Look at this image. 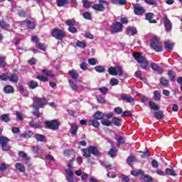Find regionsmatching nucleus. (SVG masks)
Instances as JSON below:
<instances>
[{
    "label": "nucleus",
    "mask_w": 182,
    "mask_h": 182,
    "mask_svg": "<svg viewBox=\"0 0 182 182\" xmlns=\"http://www.w3.org/2000/svg\"><path fill=\"white\" fill-rule=\"evenodd\" d=\"M150 47L155 52H163V46L161 45V41L160 38L157 36H155L151 38Z\"/></svg>",
    "instance_id": "nucleus-1"
},
{
    "label": "nucleus",
    "mask_w": 182,
    "mask_h": 182,
    "mask_svg": "<svg viewBox=\"0 0 182 182\" xmlns=\"http://www.w3.org/2000/svg\"><path fill=\"white\" fill-rule=\"evenodd\" d=\"M133 56L134 59L136 60V62H138V63H140V68H141L142 69H146L147 68V65H149V60L144 58L143 55H140V53H134Z\"/></svg>",
    "instance_id": "nucleus-2"
},
{
    "label": "nucleus",
    "mask_w": 182,
    "mask_h": 182,
    "mask_svg": "<svg viewBox=\"0 0 182 182\" xmlns=\"http://www.w3.org/2000/svg\"><path fill=\"white\" fill-rule=\"evenodd\" d=\"M33 107L35 110H38L39 107H42L44 105H46V100L45 98H40L38 97H33Z\"/></svg>",
    "instance_id": "nucleus-3"
},
{
    "label": "nucleus",
    "mask_w": 182,
    "mask_h": 182,
    "mask_svg": "<svg viewBox=\"0 0 182 182\" xmlns=\"http://www.w3.org/2000/svg\"><path fill=\"white\" fill-rule=\"evenodd\" d=\"M51 35L53 38H55V39H58L59 41L63 40V38L66 36V34L63 31L56 28L53 31Z\"/></svg>",
    "instance_id": "nucleus-4"
},
{
    "label": "nucleus",
    "mask_w": 182,
    "mask_h": 182,
    "mask_svg": "<svg viewBox=\"0 0 182 182\" xmlns=\"http://www.w3.org/2000/svg\"><path fill=\"white\" fill-rule=\"evenodd\" d=\"M103 5H109V2L106 0H100V4H94L92 6V9H95V11H99V12H103L105 9V6Z\"/></svg>",
    "instance_id": "nucleus-5"
},
{
    "label": "nucleus",
    "mask_w": 182,
    "mask_h": 182,
    "mask_svg": "<svg viewBox=\"0 0 182 182\" xmlns=\"http://www.w3.org/2000/svg\"><path fill=\"white\" fill-rule=\"evenodd\" d=\"M46 125L48 129H51L52 130H58L59 129V123L56 119L46 122Z\"/></svg>",
    "instance_id": "nucleus-6"
},
{
    "label": "nucleus",
    "mask_w": 182,
    "mask_h": 182,
    "mask_svg": "<svg viewBox=\"0 0 182 182\" xmlns=\"http://www.w3.org/2000/svg\"><path fill=\"white\" fill-rule=\"evenodd\" d=\"M122 29H123V24L117 21L115 24L112 26L111 33H117L119 32H122Z\"/></svg>",
    "instance_id": "nucleus-7"
},
{
    "label": "nucleus",
    "mask_w": 182,
    "mask_h": 182,
    "mask_svg": "<svg viewBox=\"0 0 182 182\" xmlns=\"http://www.w3.org/2000/svg\"><path fill=\"white\" fill-rule=\"evenodd\" d=\"M134 12L135 15H143L144 14V9L139 4L134 6Z\"/></svg>",
    "instance_id": "nucleus-8"
},
{
    "label": "nucleus",
    "mask_w": 182,
    "mask_h": 182,
    "mask_svg": "<svg viewBox=\"0 0 182 182\" xmlns=\"http://www.w3.org/2000/svg\"><path fill=\"white\" fill-rule=\"evenodd\" d=\"M121 99L124 100V102H126V103H133V102H134V98L127 94L121 95Z\"/></svg>",
    "instance_id": "nucleus-9"
},
{
    "label": "nucleus",
    "mask_w": 182,
    "mask_h": 182,
    "mask_svg": "<svg viewBox=\"0 0 182 182\" xmlns=\"http://www.w3.org/2000/svg\"><path fill=\"white\" fill-rule=\"evenodd\" d=\"M164 26L166 28V32H170L171 31V21L167 18V16H165L163 18Z\"/></svg>",
    "instance_id": "nucleus-10"
},
{
    "label": "nucleus",
    "mask_w": 182,
    "mask_h": 182,
    "mask_svg": "<svg viewBox=\"0 0 182 182\" xmlns=\"http://www.w3.org/2000/svg\"><path fill=\"white\" fill-rule=\"evenodd\" d=\"M151 68L153 70L158 72V73H159V75H161V73H163V72H164L163 68H161V67H159L157 65V63H151Z\"/></svg>",
    "instance_id": "nucleus-11"
},
{
    "label": "nucleus",
    "mask_w": 182,
    "mask_h": 182,
    "mask_svg": "<svg viewBox=\"0 0 182 182\" xmlns=\"http://www.w3.org/2000/svg\"><path fill=\"white\" fill-rule=\"evenodd\" d=\"M8 80L13 83H18L19 80V77L16 74H11L8 75Z\"/></svg>",
    "instance_id": "nucleus-12"
},
{
    "label": "nucleus",
    "mask_w": 182,
    "mask_h": 182,
    "mask_svg": "<svg viewBox=\"0 0 182 182\" xmlns=\"http://www.w3.org/2000/svg\"><path fill=\"white\" fill-rule=\"evenodd\" d=\"M89 151L90 154H93V156H99V154H100V152H99V150L97 149V148L96 146H90L89 147Z\"/></svg>",
    "instance_id": "nucleus-13"
},
{
    "label": "nucleus",
    "mask_w": 182,
    "mask_h": 182,
    "mask_svg": "<svg viewBox=\"0 0 182 182\" xmlns=\"http://www.w3.org/2000/svg\"><path fill=\"white\" fill-rule=\"evenodd\" d=\"M88 124L89 126H93L96 129H98L99 126H100V123L96 119L88 120Z\"/></svg>",
    "instance_id": "nucleus-14"
},
{
    "label": "nucleus",
    "mask_w": 182,
    "mask_h": 182,
    "mask_svg": "<svg viewBox=\"0 0 182 182\" xmlns=\"http://www.w3.org/2000/svg\"><path fill=\"white\" fill-rule=\"evenodd\" d=\"M94 119L95 120H102V119L105 118V113L97 111L93 116Z\"/></svg>",
    "instance_id": "nucleus-15"
},
{
    "label": "nucleus",
    "mask_w": 182,
    "mask_h": 182,
    "mask_svg": "<svg viewBox=\"0 0 182 182\" xmlns=\"http://www.w3.org/2000/svg\"><path fill=\"white\" fill-rule=\"evenodd\" d=\"M68 74L70 75V76H71V77L73 79H74V80H78V79H79V74H77L76 70H71L68 71Z\"/></svg>",
    "instance_id": "nucleus-16"
},
{
    "label": "nucleus",
    "mask_w": 182,
    "mask_h": 182,
    "mask_svg": "<svg viewBox=\"0 0 182 182\" xmlns=\"http://www.w3.org/2000/svg\"><path fill=\"white\" fill-rule=\"evenodd\" d=\"M154 117L155 119H157V120H161L163 117H164V114L163 113V111L155 112L154 113Z\"/></svg>",
    "instance_id": "nucleus-17"
},
{
    "label": "nucleus",
    "mask_w": 182,
    "mask_h": 182,
    "mask_svg": "<svg viewBox=\"0 0 182 182\" xmlns=\"http://www.w3.org/2000/svg\"><path fill=\"white\" fill-rule=\"evenodd\" d=\"M153 13H148L146 14V21H149V23H156L157 21L154 19V20H151L152 18H153Z\"/></svg>",
    "instance_id": "nucleus-18"
},
{
    "label": "nucleus",
    "mask_w": 182,
    "mask_h": 182,
    "mask_svg": "<svg viewBox=\"0 0 182 182\" xmlns=\"http://www.w3.org/2000/svg\"><path fill=\"white\" fill-rule=\"evenodd\" d=\"M174 48V43L167 41H165V48L167 49L168 50H171Z\"/></svg>",
    "instance_id": "nucleus-19"
},
{
    "label": "nucleus",
    "mask_w": 182,
    "mask_h": 182,
    "mask_svg": "<svg viewBox=\"0 0 182 182\" xmlns=\"http://www.w3.org/2000/svg\"><path fill=\"white\" fill-rule=\"evenodd\" d=\"M81 151L82 153V156H84V157H86V159H89L90 157L92 156V154H90V151L89 150V147L88 149H81Z\"/></svg>",
    "instance_id": "nucleus-20"
},
{
    "label": "nucleus",
    "mask_w": 182,
    "mask_h": 182,
    "mask_svg": "<svg viewBox=\"0 0 182 182\" xmlns=\"http://www.w3.org/2000/svg\"><path fill=\"white\" fill-rule=\"evenodd\" d=\"M149 107L150 109H151V110H154V112L160 110V107L154 102H149Z\"/></svg>",
    "instance_id": "nucleus-21"
},
{
    "label": "nucleus",
    "mask_w": 182,
    "mask_h": 182,
    "mask_svg": "<svg viewBox=\"0 0 182 182\" xmlns=\"http://www.w3.org/2000/svg\"><path fill=\"white\" fill-rule=\"evenodd\" d=\"M131 174L134 176V177H137V176H143L144 174V171L141 169H138L135 171H131Z\"/></svg>",
    "instance_id": "nucleus-22"
},
{
    "label": "nucleus",
    "mask_w": 182,
    "mask_h": 182,
    "mask_svg": "<svg viewBox=\"0 0 182 182\" xmlns=\"http://www.w3.org/2000/svg\"><path fill=\"white\" fill-rule=\"evenodd\" d=\"M117 143V146L120 147V144H124L126 143V139L124 136H119L118 139H116Z\"/></svg>",
    "instance_id": "nucleus-23"
},
{
    "label": "nucleus",
    "mask_w": 182,
    "mask_h": 182,
    "mask_svg": "<svg viewBox=\"0 0 182 182\" xmlns=\"http://www.w3.org/2000/svg\"><path fill=\"white\" fill-rule=\"evenodd\" d=\"M16 168H17V170H18L20 173H25V170H26L25 166H23V164H22L21 163H16Z\"/></svg>",
    "instance_id": "nucleus-24"
},
{
    "label": "nucleus",
    "mask_w": 182,
    "mask_h": 182,
    "mask_svg": "<svg viewBox=\"0 0 182 182\" xmlns=\"http://www.w3.org/2000/svg\"><path fill=\"white\" fill-rule=\"evenodd\" d=\"M9 144V139L6 136H0V144L1 146H4L5 144Z\"/></svg>",
    "instance_id": "nucleus-25"
},
{
    "label": "nucleus",
    "mask_w": 182,
    "mask_h": 182,
    "mask_svg": "<svg viewBox=\"0 0 182 182\" xmlns=\"http://www.w3.org/2000/svg\"><path fill=\"white\" fill-rule=\"evenodd\" d=\"M9 144V139L6 136H0V144L1 146H4L5 144Z\"/></svg>",
    "instance_id": "nucleus-26"
},
{
    "label": "nucleus",
    "mask_w": 182,
    "mask_h": 182,
    "mask_svg": "<svg viewBox=\"0 0 182 182\" xmlns=\"http://www.w3.org/2000/svg\"><path fill=\"white\" fill-rule=\"evenodd\" d=\"M4 92L9 94V93H14V92H15V90H14V87H12V85H7L5 87H4Z\"/></svg>",
    "instance_id": "nucleus-27"
},
{
    "label": "nucleus",
    "mask_w": 182,
    "mask_h": 182,
    "mask_svg": "<svg viewBox=\"0 0 182 182\" xmlns=\"http://www.w3.org/2000/svg\"><path fill=\"white\" fill-rule=\"evenodd\" d=\"M56 4L57 6H59V8H61L62 6L68 5V4H69V1L68 0H57Z\"/></svg>",
    "instance_id": "nucleus-28"
},
{
    "label": "nucleus",
    "mask_w": 182,
    "mask_h": 182,
    "mask_svg": "<svg viewBox=\"0 0 182 182\" xmlns=\"http://www.w3.org/2000/svg\"><path fill=\"white\" fill-rule=\"evenodd\" d=\"M168 76L169 79L171 80V82H175L176 81V73L173 70H169L168 72Z\"/></svg>",
    "instance_id": "nucleus-29"
},
{
    "label": "nucleus",
    "mask_w": 182,
    "mask_h": 182,
    "mask_svg": "<svg viewBox=\"0 0 182 182\" xmlns=\"http://www.w3.org/2000/svg\"><path fill=\"white\" fill-rule=\"evenodd\" d=\"M38 86H39V84L35 80H31L28 82V87H30V89H36Z\"/></svg>",
    "instance_id": "nucleus-30"
},
{
    "label": "nucleus",
    "mask_w": 182,
    "mask_h": 182,
    "mask_svg": "<svg viewBox=\"0 0 182 182\" xmlns=\"http://www.w3.org/2000/svg\"><path fill=\"white\" fill-rule=\"evenodd\" d=\"M35 139L37 141H46V138H45V136L41 134H36L35 135Z\"/></svg>",
    "instance_id": "nucleus-31"
},
{
    "label": "nucleus",
    "mask_w": 182,
    "mask_h": 182,
    "mask_svg": "<svg viewBox=\"0 0 182 182\" xmlns=\"http://www.w3.org/2000/svg\"><path fill=\"white\" fill-rule=\"evenodd\" d=\"M33 136V133L31 131H28L27 132H25L21 135V137H23V139H31Z\"/></svg>",
    "instance_id": "nucleus-32"
},
{
    "label": "nucleus",
    "mask_w": 182,
    "mask_h": 182,
    "mask_svg": "<svg viewBox=\"0 0 182 182\" xmlns=\"http://www.w3.org/2000/svg\"><path fill=\"white\" fill-rule=\"evenodd\" d=\"M112 122V124H114V126H117L118 127L122 126V119L117 117H114Z\"/></svg>",
    "instance_id": "nucleus-33"
},
{
    "label": "nucleus",
    "mask_w": 182,
    "mask_h": 182,
    "mask_svg": "<svg viewBox=\"0 0 182 182\" xmlns=\"http://www.w3.org/2000/svg\"><path fill=\"white\" fill-rule=\"evenodd\" d=\"M0 119L3 121L5 122V123H8V122H11V119L9 118V115L8 114H3L1 117Z\"/></svg>",
    "instance_id": "nucleus-34"
},
{
    "label": "nucleus",
    "mask_w": 182,
    "mask_h": 182,
    "mask_svg": "<svg viewBox=\"0 0 182 182\" xmlns=\"http://www.w3.org/2000/svg\"><path fill=\"white\" fill-rule=\"evenodd\" d=\"M100 163L101 166H103L104 167H105L107 170H112V164H109V163L105 161H100Z\"/></svg>",
    "instance_id": "nucleus-35"
},
{
    "label": "nucleus",
    "mask_w": 182,
    "mask_h": 182,
    "mask_svg": "<svg viewBox=\"0 0 182 182\" xmlns=\"http://www.w3.org/2000/svg\"><path fill=\"white\" fill-rule=\"evenodd\" d=\"M0 28L1 29H5V31H8V28H11V26L5 21H0Z\"/></svg>",
    "instance_id": "nucleus-36"
},
{
    "label": "nucleus",
    "mask_w": 182,
    "mask_h": 182,
    "mask_svg": "<svg viewBox=\"0 0 182 182\" xmlns=\"http://www.w3.org/2000/svg\"><path fill=\"white\" fill-rule=\"evenodd\" d=\"M165 172L166 174H168V176H173V177H176V176H177L174 170L171 168H166Z\"/></svg>",
    "instance_id": "nucleus-37"
},
{
    "label": "nucleus",
    "mask_w": 182,
    "mask_h": 182,
    "mask_svg": "<svg viewBox=\"0 0 182 182\" xmlns=\"http://www.w3.org/2000/svg\"><path fill=\"white\" fill-rule=\"evenodd\" d=\"M70 133L73 136L76 135V133H77V125H76V124H73L71 126Z\"/></svg>",
    "instance_id": "nucleus-38"
},
{
    "label": "nucleus",
    "mask_w": 182,
    "mask_h": 182,
    "mask_svg": "<svg viewBox=\"0 0 182 182\" xmlns=\"http://www.w3.org/2000/svg\"><path fill=\"white\" fill-rule=\"evenodd\" d=\"M95 70L96 72H98V73H103L105 72L106 69L103 66L97 65L95 67Z\"/></svg>",
    "instance_id": "nucleus-39"
},
{
    "label": "nucleus",
    "mask_w": 182,
    "mask_h": 182,
    "mask_svg": "<svg viewBox=\"0 0 182 182\" xmlns=\"http://www.w3.org/2000/svg\"><path fill=\"white\" fill-rule=\"evenodd\" d=\"M42 72L46 75V76H49L50 77H55V75L52 73L50 70H48L46 69L42 70Z\"/></svg>",
    "instance_id": "nucleus-40"
},
{
    "label": "nucleus",
    "mask_w": 182,
    "mask_h": 182,
    "mask_svg": "<svg viewBox=\"0 0 182 182\" xmlns=\"http://www.w3.org/2000/svg\"><path fill=\"white\" fill-rule=\"evenodd\" d=\"M108 73L109 75H112V76H117V71L116 70V68L111 67L108 70Z\"/></svg>",
    "instance_id": "nucleus-41"
},
{
    "label": "nucleus",
    "mask_w": 182,
    "mask_h": 182,
    "mask_svg": "<svg viewBox=\"0 0 182 182\" xmlns=\"http://www.w3.org/2000/svg\"><path fill=\"white\" fill-rule=\"evenodd\" d=\"M98 103L105 104L106 103V99L102 96L96 95L95 96Z\"/></svg>",
    "instance_id": "nucleus-42"
},
{
    "label": "nucleus",
    "mask_w": 182,
    "mask_h": 182,
    "mask_svg": "<svg viewBox=\"0 0 182 182\" xmlns=\"http://www.w3.org/2000/svg\"><path fill=\"white\" fill-rule=\"evenodd\" d=\"M29 126H31V127H33L34 129H39V127H41V122L35 124L33 120L29 122Z\"/></svg>",
    "instance_id": "nucleus-43"
},
{
    "label": "nucleus",
    "mask_w": 182,
    "mask_h": 182,
    "mask_svg": "<svg viewBox=\"0 0 182 182\" xmlns=\"http://www.w3.org/2000/svg\"><path fill=\"white\" fill-rule=\"evenodd\" d=\"M6 57L1 56L0 57V68H5L6 66V63L5 62Z\"/></svg>",
    "instance_id": "nucleus-44"
},
{
    "label": "nucleus",
    "mask_w": 182,
    "mask_h": 182,
    "mask_svg": "<svg viewBox=\"0 0 182 182\" xmlns=\"http://www.w3.org/2000/svg\"><path fill=\"white\" fill-rule=\"evenodd\" d=\"M161 97V94L159 92V91H154V100L159 101L160 100V98Z\"/></svg>",
    "instance_id": "nucleus-45"
},
{
    "label": "nucleus",
    "mask_w": 182,
    "mask_h": 182,
    "mask_svg": "<svg viewBox=\"0 0 182 182\" xmlns=\"http://www.w3.org/2000/svg\"><path fill=\"white\" fill-rule=\"evenodd\" d=\"M101 123L103 126H107V127H109V126H112V122L109 119H102Z\"/></svg>",
    "instance_id": "nucleus-46"
},
{
    "label": "nucleus",
    "mask_w": 182,
    "mask_h": 182,
    "mask_svg": "<svg viewBox=\"0 0 182 182\" xmlns=\"http://www.w3.org/2000/svg\"><path fill=\"white\" fill-rule=\"evenodd\" d=\"M115 69L117 71V75H118V76H123V68H122V67L117 66Z\"/></svg>",
    "instance_id": "nucleus-47"
},
{
    "label": "nucleus",
    "mask_w": 182,
    "mask_h": 182,
    "mask_svg": "<svg viewBox=\"0 0 182 182\" xmlns=\"http://www.w3.org/2000/svg\"><path fill=\"white\" fill-rule=\"evenodd\" d=\"M160 83L162 86H168V80L164 77L161 78Z\"/></svg>",
    "instance_id": "nucleus-48"
},
{
    "label": "nucleus",
    "mask_w": 182,
    "mask_h": 182,
    "mask_svg": "<svg viewBox=\"0 0 182 182\" xmlns=\"http://www.w3.org/2000/svg\"><path fill=\"white\" fill-rule=\"evenodd\" d=\"M116 150H114V149H111L109 152L108 154L109 156H110V157H112V159H114V157H116Z\"/></svg>",
    "instance_id": "nucleus-49"
},
{
    "label": "nucleus",
    "mask_w": 182,
    "mask_h": 182,
    "mask_svg": "<svg viewBox=\"0 0 182 182\" xmlns=\"http://www.w3.org/2000/svg\"><path fill=\"white\" fill-rule=\"evenodd\" d=\"M69 83H70V86L73 90H78L79 88L77 87V86H76V85H75V82H73V81L70 80Z\"/></svg>",
    "instance_id": "nucleus-50"
},
{
    "label": "nucleus",
    "mask_w": 182,
    "mask_h": 182,
    "mask_svg": "<svg viewBox=\"0 0 182 182\" xmlns=\"http://www.w3.org/2000/svg\"><path fill=\"white\" fill-rule=\"evenodd\" d=\"M1 149L3 151H9V150H11V146H9V144H6L1 146Z\"/></svg>",
    "instance_id": "nucleus-51"
},
{
    "label": "nucleus",
    "mask_w": 182,
    "mask_h": 182,
    "mask_svg": "<svg viewBox=\"0 0 182 182\" xmlns=\"http://www.w3.org/2000/svg\"><path fill=\"white\" fill-rule=\"evenodd\" d=\"M110 85L112 86H116V85H119V80H117L116 78H112L110 80Z\"/></svg>",
    "instance_id": "nucleus-52"
},
{
    "label": "nucleus",
    "mask_w": 182,
    "mask_h": 182,
    "mask_svg": "<svg viewBox=\"0 0 182 182\" xmlns=\"http://www.w3.org/2000/svg\"><path fill=\"white\" fill-rule=\"evenodd\" d=\"M27 23V26L28 28H29V29H35V23L31 21H28L26 22Z\"/></svg>",
    "instance_id": "nucleus-53"
},
{
    "label": "nucleus",
    "mask_w": 182,
    "mask_h": 182,
    "mask_svg": "<svg viewBox=\"0 0 182 182\" xmlns=\"http://www.w3.org/2000/svg\"><path fill=\"white\" fill-rule=\"evenodd\" d=\"M83 18H85V19H87L88 21H90V19H92V16L90 15V13L89 12H85L82 14Z\"/></svg>",
    "instance_id": "nucleus-54"
},
{
    "label": "nucleus",
    "mask_w": 182,
    "mask_h": 182,
    "mask_svg": "<svg viewBox=\"0 0 182 182\" xmlns=\"http://www.w3.org/2000/svg\"><path fill=\"white\" fill-rule=\"evenodd\" d=\"M146 4L148 5H155V6H157V2L154 0H144Z\"/></svg>",
    "instance_id": "nucleus-55"
},
{
    "label": "nucleus",
    "mask_w": 182,
    "mask_h": 182,
    "mask_svg": "<svg viewBox=\"0 0 182 182\" xmlns=\"http://www.w3.org/2000/svg\"><path fill=\"white\" fill-rule=\"evenodd\" d=\"M36 79H38L41 82H48V77L42 76V75H37Z\"/></svg>",
    "instance_id": "nucleus-56"
},
{
    "label": "nucleus",
    "mask_w": 182,
    "mask_h": 182,
    "mask_svg": "<svg viewBox=\"0 0 182 182\" xmlns=\"http://www.w3.org/2000/svg\"><path fill=\"white\" fill-rule=\"evenodd\" d=\"M127 31L131 32V35H136L137 33V29L136 28L128 27Z\"/></svg>",
    "instance_id": "nucleus-57"
},
{
    "label": "nucleus",
    "mask_w": 182,
    "mask_h": 182,
    "mask_svg": "<svg viewBox=\"0 0 182 182\" xmlns=\"http://www.w3.org/2000/svg\"><path fill=\"white\" fill-rule=\"evenodd\" d=\"M76 46H78V48H82V49L86 48V43L82 41L77 42Z\"/></svg>",
    "instance_id": "nucleus-58"
},
{
    "label": "nucleus",
    "mask_w": 182,
    "mask_h": 182,
    "mask_svg": "<svg viewBox=\"0 0 182 182\" xmlns=\"http://www.w3.org/2000/svg\"><path fill=\"white\" fill-rule=\"evenodd\" d=\"M114 112L117 113V114H122L123 113V109L120 107H115Z\"/></svg>",
    "instance_id": "nucleus-59"
},
{
    "label": "nucleus",
    "mask_w": 182,
    "mask_h": 182,
    "mask_svg": "<svg viewBox=\"0 0 182 182\" xmlns=\"http://www.w3.org/2000/svg\"><path fill=\"white\" fill-rule=\"evenodd\" d=\"M8 73H2L0 75V80H8Z\"/></svg>",
    "instance_id": "nucleus-60"
},
{
    "label": "nucleus",
    "mask_w": 182,
    "mask_h": 182,
    "mask_svg": "<svg viewBox=\"0 0 182 182\" xmlns=\"http://www.w3.org/2000/svg\"><path fill=\"white\" fill-rule=\"evenodd\" d=\"M143 180L146 182H151V181H153V178H151L149 176L144 175L143 177Z\"/></svg>",
    "instance_id": "nucleus-61"
},
{
    "label": "nucleus",
    "mask_w": 182,
    "mask_h": 182,
    "mask_svg": "<svg viewBox=\"0 0 182 182\" xmlns=\"http://www.w3.org/2000/svg\"><path fill=\"white\" fill-rule=\"evenodd\" d=\"M84 8H89L90 6V1L89 0H82Z\"/></svg>",
    "instance_id": "nucleus-62"
},
{
    "label": "nucleus",
    "mask_w": 182,
    "mask_h": 182,
    "mask_svg": "<svg viewBox=\"0 0 182 182\" xmlns=\"http://www.w3.org/2000/svg\"><path fill=\"white\" fill-rule=\"evenodd\" d=\"M68 31L69 32H70L71 33H76V32H77V29L75 27L70 26L68 28Z\"/></svg>",
    "instance_id": "nucleus-63"
},
{
    "label": "nucleus",
    "mask_w": 182,
    "mask_h": 182,
    "mask_svg": "<svg viewBox=\"0 0 182 182\" xmlns=\"http://www.w3.org/2000/svg\"><path fill=\"white\" fill-rule=\"evenodd\" d=\"M100 92H101V93H102V95H107V87H101L99 88Z\"/></svg>",
    "instance_id": "nucleus-64"
}]
</instances>
